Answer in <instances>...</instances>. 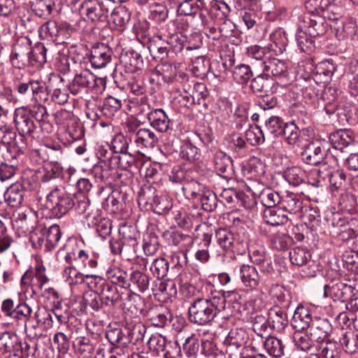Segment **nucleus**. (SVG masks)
<instances>
[{
	"mask_svg": "<svg viewBox=\"0 0 358 358\" xmlns=\"http://www.w3.org/2000/svg\"><path fill=\"white\" fill-rule=\"evenodd\" d=\"M225 293L211 298H196L194 299L188 308V318L191 323L197 325L210 324L217 313L225 309Z\"/></svg>",
	"mask_w": 358,
	"mask_h": 358,
	"instance_id": "obj_1",
	"label": "nucleus"
},
{
	"mask_svg": "<svg viewBox=\"0 0 358 358\" xmlns=\"http://www.w3.org/2000/svg\"><path fill=\"white\" fill-rule=\"evenodd\" d=\"M13 122L17 131L19 133V140L20 142L15 141L17 148V152L23 153L27 148L25 142L26 136H31L37 128L33 118L29 115L27 107L17 108L13 114Z\"/></svg>",
	"mask_w": 358,
	"mask_h": 358,
	"instance_id": "obj_2",
	"label": "nucleus"
},
{
	"mask_svg": "<svg viewBox=\"0 0 358 358\" xmlns=\"http://www.w3.org/2000/svg\"><path fill=\"white\" fill-rule=\"evenodd\" d=\"M47 208L51 211L52 215L60 218L66 215L74 206L75 202L70 194L64 189L55 186L46 196Z\"/></svg>",
	"mask_w": 358,
	"mask_h": 358,
	"instance_id": "obj_3",
	"label": "nucleus"
},
{
	"mask_svg": "<svg viewBox=\"0 0 358 358\" xmlns=\"http://www.w3.org/2000/svg\"><path fill=\"white\" fill-rule=\"evenodd\" d=\"M316 12L305 13L299 17V24L300 29H303L308 31L310 36H318L323 35L327 31L329 25L326 21V17L330 16L327 8L321 10L323 14L320 15L319 9H315Z\"/></svg>",
	"mask_w": 358,
	"mask_h": 358,
	"instance_id": "obj_4",
	"label": "nucleus"
},
{
	"mask_svg": "<svg viewBox=\"0 0 358 358\" xmlns=\"http://www.w3.org/2000/svg\"><path fill=\"white\" fill-rule=\"evenodd\" d=\"M109 11L107 3L99 0H85L80 6L83 20L94 24L106 22Z\"/></svg>",
	"mask_w": 358,
	"mask_h": 358,
	"instance_id": "obj_5",
	"label": "nucleus"
},
{
	"mask_svg": "<svg viewBox=\"0 0 358 358\" xmlns=\"http://www.w3.org/2000/svg\"><path fill=\"white\" fill-rule=\"evenodd\" d=\"M327 143L323 141H314L303 148L301 159L305 164L312 166L320 165V168L326 169L327 163L324 162L328 148Z\"/></svg>",
	"mask_w": 358,
	"mask_h": 358,
	"instance_id": "obj_6",
	"label": "nucleus"
},
{
	"mask_svg": "<svg viewBox=\"0 0 358 358\" xmlns=\"http://www.w3.org/2000/svg\"><path fill=\"white\" fill-rule=\"evenodd\" d=\"M217 243L225 251L233 252H244L248 248L247 238L234 234L226 228H220L216 231Z\"/></svg>",
	"mask_w": 358,
	"mask_h": 358,
	"instance_id": "obj_7",
	"label": "nucleus"
},
{
	"mask_svg": "<svg viewBox=\"0 0 358 358\" xmlns=\"http://www.w3.org/2000/svg\"><path fill=\"white\" fill-rule=\"evenodd\" d=\"M87 285L90 289L96 290L106 306H114L120 299L117 287L98 275L94 281L87 282Z\"/></svg>",
	"mask_w": 358,
	"mask_h": 358,
	"instance_id": "obj_8",
	"label": "nucleus"
},
{
	"mask_svg": "<svg viewBox=\"0 0 358 358\" xmlns=\"http://www.w3.org/2000/svg\"><path fill=\"white\" fill-rule=\"evenodd\" d=\"M90 175H91L97 182L112 184L113 182H120L121 183L127 184V181H124L122 179L124 174L114 170L109 163L99 162L96 164L90 169Z\"/></svg>",
	"mask_w": 358,
	"mask_h": 358,
	"instance_id": "obj_9",
	"label": "nucleus"
},
{
	"mask_svg": "<svg viewBox=\"0 0 358 358\" xmlns=\"http://www.w3.org/2000/svg\"><path fill=\"white\" fill-rule=\"evenodd\" d=\"M1 310L5 316L24 322L29 320L32 313V308L27 303L20 301L15 303L12 299L3 300Z\"/></svg>",
	"mask_w": 358,
	"mask_h": 358,
	"instance_id": "obj_10",
	"label": "nucleus"
},
{
	"mask_svg": "<svg viewBox=\"0 0 358 358\" xmlns=\"http://www.w3.org/2000/svg\"><path fill=\"white\" fill-rule=\"evenodd\" d=\"M155 191L151 188L142 189L138 194L139 202L150 204L153 211L159 215L164 214L172 207L171 201L166 196H154Z\"/></svg>",
	"mask_w": 358,
	"mask_h": 358,
	"instance_id": "obj_11",
	"label": "nucleus"
},
{
	"mask_svg": "<svg viewBox=\"0 0 358 358\" xmlns=\"http://www.w3.org/2000/svg\"><path fill=\"white\" fill-rule=\"evenodd\" d=\"M147 344L150 350L162 352L164 358H176L180 351L176 343L167 342L166 338L159 334H152Z\"/></svg>",
	"mask_w": 358,
	"mask_h": 358,
	"instance_id": "obj_12",
	"label": "nucleus"
},
{
	"mask_svg": "<svg viewBox=\"0 0 358 358\" xmlns=\"http://www.w3.org/2000/svg\"><path fill=\"white\" fill-rule=\"evenodd\" d=\"M327 17L332 22L330 27L334 31L338 40L352 38L356 34L357 25L354 19H348L344 22L340 20L341 15L339 13L335 14L332 17Z\"/></svg>",
	"mask_w": 358,
	"mask_h": 358,
	"instance_id": "obj_13",
	"label": "nucleus"
},
{
	"mask_svg": "<svg viewBox=\"0 0 358 358\" xmlns=\"http://www.w3.org/2000/svg\"><path fill=\"white\" fill-rule=\"evenodd\" d=\"M96 85V76L89 70H83L80 73L76 74L69 87L72 94H77L83 92H87Z\"/></svg>",
	"mask_w": 358,
	"mask_h": 358,
	"instance_id": "obj_14",
	"label": "nucleus"
},
{
	"mask_svg": "<svg viewBox=\"0 0 358 358\" xmlns=\"http://www.w3.org/2000/svg\"><path fill=\"white\" fill-rule=\"evenodd\" d=\"M29 39L22 38L17 41L10 54V62L13 67L22 69L30 66L29 59Z\"/></svg>",
	"mask_w": 358,
	"mask_h": 358,
	"instance_id": "obj_15",
	"label": "nucleus"
},
{
	"mask_svg": "<svg viewBox=\"0 0 358 358\" xmlns=\"http://www.w3.org/2000/svg\"><path fill=\"white\" fill-rule=\"evenodd\" d=\"M112 50L103 43L92 47L90 52V62L92 67L102 69L111 62Z\"/></svg>",
	"mask_w": 358,
	"mask_h": 358,
	"instance_id": "obj_16",
	"label": "nucleus"
},
{
	"mask_svg": "<svg viewBox=\"0 0 358 358\" xmlns=\"http://www.w3.org/2000/svg\"><path fill=\"white\" fill-rule=\"evenodd\" d=\"M332 332L331 323L327 319L315 317L312 324L309 327L308 333L312 339L318 343L329 339Z\"/></svg>",
	"mask_w": 358,
	"mask_h": 358,
	"instance_id": "obj_17",
	"label": "nucleus"
},
{
	"mask_svg": "<svg viewBox=\"0 0 358 358\" xmlns=\"http://www.w3.org/2000/svg\"><path fill=\"white\" fill-rule=\"evenodd\" d=\"M121 66L124 69L125 77H133L134 73L141 70L143 61L141 55L136 51H129L120 56Z\"/></svg>",
	"mask_w": 358,
	"mask_h": 358,
	"instance_id": "obj_18",
	"label": "nucleus"
},
{
	"mask_svg": "<svg viewBox=\"0 0 358 358\" xmlns=\"http://www.w3.org/2000/svg\"><path fill=\"white\" fill-rule=\"evenodd\" d=\"M263 71L266 75H272L279 79H287L288 77V66L285 61L278 58H268L261 63Z\"/></svg>",
	"mask_w": 358,
	"mask_h": 358,
	"instance_id": "obj_19",
	"label": "nucleus"
},
{
	"mask_svg": "<svg viewBox=\"0 0 358 358\" xmlns=\"http://www.w3.org/2000/svg\"><path fill=\"white\" fill-rule=\"evenodd\" d=\"M238 271L242 284L250 289H256L260 284H264L253 266L242 264L239 266Z\"/></svg>",
	"mask_w": 358,
	"mask_h": 358,
	"instance_id": "obj_20",
	"label": "nucleus"
},
{
	"mask_svg": "<svg viewBox=\"0 0 358 358\" xmlns=\"http://www.w3.org/2000/svg\"><path fill=\"white\" fill-rule=\"evenodd\" d=\"M131 139L137 148H153L158 143V137L149 129L142 128L133 134Z\"/></svg>",
	"mask_w": 358,
	"mask_h": 358,
	"instance_id": "obj_21",
	"label": "nucleus"
},
{
	"mask_svg": "<svg viewBox=\"0 0 358 358\" xmlns=\"http://www.w3.org/2000/svg\"><path fill=\"white\" fill-rule=\"evenodd\" d=\"M313 320L311 311L308 308L299 305L294 313L292 325L296 331L304 330L310 327Z\"/></svg>",
	"mask_w": 358,
	"mask_h": 358,
	"instance_id": "obj_22",
	"label": "nucleus"
},
{
	"mask_svg": "<svg viewBox=\"0 0 358 358\" xmlns=\"http://www.w3.org/2000/svg\"><path fill=\"white\" fill-rule=\"evenodd\" d=\"M27 189V187L24 184L20 182L12 184L4 194L6 202L11 207H19L24 200Z\"/></svg>",
	"mask_w": 358,
	"mask_h": 358,
	"instance_id": "obj_23",
	"label": "nucleus"
},
{
	"mask_svg": "<svg viewBox=\"0 0 358 358\" xmlns=\"http://www.w3.org/2000/svg\"><path fill=\"white\" fill-rule=\"evenodd\" d=\"M215 169L218 175L225 179L231 178L234 169L232 160L222 151H217L214 157Z\"/></svg>",
	"mask_w": 358,
	"mask_h": 358,
	"instance_id": "obj_24",
	"label": "nucleus"
},
{
	"mask_svg": "<svg viewBox=\"0 0 358 358\" xmlns=\"http://www.w3.org/2000/svg\"><path fill=\"white\" fill-rule=\"evenodd\" d=\"M354 141V133L350 129H339L329 135V141L333 148L341 151L352 144Z\"/></svg>",
	"mask_w": 358,
	"mask_h": 358,
	"instance_id": "obj_25",
	"label": "nucleus"
},
{
	"mask_svg": "<svg viewBox=\"0 0 358 358\" xmlns=\"http://www.w3.org/2000/svg\"><path fill=\"white\" fill-rule=\"evenodd\" d=\"M150 285V278L140 270H134L129 275L127 287L140 292H145Z\"/></svg>",
	"mask_w": 358,
	"mask_h": 358,
	"instance_id": "obj_26",
	"label": "nucleus"
},
{
	"mask_svg": "<svg viewBox=\"0 0 358 358\" xmlns=\"http://www.w3.org/2000/svg\"><path fill=\"white\" fill-rule=\"evenodd\" d=\"M29 59L30 66L40 68L47 62L48 48L42 43H37L34 47L31 46L29 41Z\"/></svg>",
	"mask_w": 358,
	"mask_h": 358,
	"instance_id": "obj_27",
	"label": "nucleus"
},
{
	"mask_svg": "<svg viewBox=\"0 0 358 358\" xmlns=\"http://www.w3.org/2000/svg\"><path fill=\"white\" fill-rule=\"evenodd\" d=\"M273 82L266 74H259L254 78L250 85L252 92L259 95H268L273 92Z\"/></svg>",
	"mask_w": 358,
	"mask_h": 358,
	"instance_id": "obj_28",
	"label": "nucleus"
},
{
	"mask_svg": "<svg viewBox=\"0 0 358 358\" xmlns=\"http://www.w3.org/2000/svg\"><path fill=\"white\" fill-rule=\"evenodd\" d=\"M150 125L159 132L166 131L169 128V120L164 110L154 109L147 113Z\"/></svg>",
	"mask_w": 358,
	"mask_h": 358,
	"instance_id": "obj_29",
	"label": "nucleus"
},
{
	"mask_svg": "<svg viewBox=\"0 0 358 358\" xmlns=\"http://www.w3.org/2000/svg\"><path fill=\"white\" fill-rule=\"evenodd\" d=\"M20 339L17 335L11 331H4L0 334L1 353L3 355L18 352Z\"/></svg>",
	"mask_w": 358,
	"mask_h": 358,
	"instance_id": "obj_30",
	"label": "nucleus"
},
{
	"mask_svg": "<svg viewBox=\"0 0 358 358\" xmlns=\"http://www.w3.org/2000/svg\"><path fill=\"white\" fill-rule=\"evenodd\" d=\"M264 220L266 224L271 226H279L287 223L288 215L284 210L278 207L266 208L264 212Z\"/></svg>",
	"mask_w": 358,
	"mask_h": 358,
	"instance_id": "obj_31",
	"label": "nucleus"
},
{
	"mask_svg": "<svg viewBox=\"0 0 358 358\" xmlns=\"http://www.w3.org/2000/svg\"><path fill=\"white\" fill-rule=\"evenodd\" d=\"M124 331H126V338L129 340L128 344L138 345L142 343L144 339L146 327L141 322H137L134 324L127 323Z\"/></svg>",
	"mask_w": 358,
	"mask_h": 358,
	"instance_id": "obj_32",
	"label": "nucleus"
},
{
	"mask_svg": "<svg viewBox=\"0 0 358 358\" xmlns=\"http://www.w3.org/2000/svg\"><path fill=\"white\" fill-rule=\"evenodd\" d=\"M268 320L271 329L278 331L283 330L288 323L286 313L281 308L278 306L269 309L268 312Z\"/></svg>",
	"mask_w": 358,
	"mask_h": 358,
	"instance_id": "obj_33",
	"label": "nucleus"
},
{
	"mask_svg": "<svg viewBox=\"0 0 358 358\" xmlns=\"http://www.w3.org/2000/svg\"><path fill=\"white\" fill-rule=\"evenodd\" d=\"M248 338V334L243 328L231 329L225 338V343L229 345V350L233 348H241L245 345Z\"/></svg>",
	"mask_w": 358,
	"mask_h": 358,
	"instance_id": "obj_34",
	"label": "nucleus"
},
{
	"mask_svg": "<svg viewBox=\"0 0 358 358\" xmlns=\"http://www.w3.org/2000/svg\"><path fill=\"white\" fill-rule=\"evenodd\" d=\"M27 97L30 98V101L47 102L49 99V94L47 88L41 82L29 80Z\"/></svg>",
	"mask_w": 358,
	"mask_h": 358,
	"instance_id": "obj_35",
	"label": "nucleus"
},
{
	"mask_svg": "<svg viewBox=\"0 0 358 358\" xmlns=\"http://www.w3.org/2000/svg\"><path fill=\"white\" fill-rule=\"evenodd\" d=\"M280 206L285 213L296 215L301 211L303 202L298 195L290 192L282 196Z\"/></svg>",
	"mask_w": 358,
	"mask_h": 358,
	"instance_id": "obj_36",
	"label": "nucleus"
},
{
	"mask_svg": "<svg viewBox=\"0 0 358 358\" xmlns=\"http://www.w3.org/2000/svg\"><path fill=\"white\" fill-rule=\"evenodd\" d=\"M89 225L94 228L98 235L103 239L111 233V221L108 218L101 217L97 212L89 221Z\"/></svg>",
	"mask_w": 358,
	"mask_h": 358,
	"instance_id": "obj_37",
	"label": "nucleus"
},
{
	"mask_svg": "<svg viewBox=\"0 0 358 358\" xmlns=\"http://www.w3.org/2000/svg\"><path fill=\"white\" fill-rule=\"evenodd\" d=\"M29 106H27V110L29 112V115L40 124L41 129L43 130V126L45 125V120L48 117V113L43 103L45 102L31 101Z\"/></svg>",
	"mask_w": 358,
	"mask_h": 358,
	"instance_id": "obj_38",
	"label": "nucleus"
},
{
	"mask_svg": "<svg viewBox=\"0 0 358 358\" xmlns=\"http://www.w3.org/2000/svg\"><path fill=\"white\" fill-rule=\"evenodd\" d=\"M311 175L317 176L320 178H322V180H324L327 177H328L331 185L334 187L336 189H338L343 186L345 184L346 180V175L341 170H336L333 172L324 173L323 170L321 169V168H319L317 169H313Z\"/></svg>",
	"mask_w": 358,
	"mask_h": 358,
	"instance_id": "obj_39",
	"label": "nucleus"
},
{
	"mask_svg": "<svg viewBox=\"0 0 358 358\" xmlns=\"http://www.w3.org/2000/svg\"><path fill=\"white\" fill-rule=\"evenodd\" d=\"M315 36H310L308 31L303 29H300L298 26L296 32V40L297 45L301 52L310 54L315 48L314 38Z\"/></svg>",
	"mask_w": 358,
	"mask_h": 358,
	"instance_id": "obj_40",
	"label": "nucleus"
},
{
	"mask_svg": "<svg viewBox=\"0 0 358 358\" xmlns=\"http://www.w3.org/2000/svg\"><path fill=\"white\" fill-rule=\"evenodd\" d=\"M263 345L267 353L273 357L280 358L284 355L285 345L282 340L275 336H266Z\"/></svg>",
	"mask_w": 358,
	"mask_h": 358,
	"instance_id": "obj_41",
	"label": "nucleus"
},
{
	"mask_svg": "<svg viewBox=\"0 0 358 358\" xmlns=\"http://www.w3.org/2000/svg\"><path fill=\"white\" fill-rule=\"evenodd\" d=\"M114 159V162L117 164L119 167L124 171V172H121L124 174L122 179L124 181H127V184L132 176L131 173L130 171H127V170L133 166H136L135 157L127 153V151L126 152L122 153L121 155H116Z\"/></svg>",
	"mask_w": 358,
	"mask_h": 358,
	"instance_id": "obj_42",
	"label": "nucleus"
},
{
	"mask_svg": "<svg viewBox=\"0 0 358 358\" xmlns=\"http://www.w3.org/2000/svg\"><path fill=\"white\" fill-rule=\"evenodd\" d=\"M131 20V12L124 6L115 8L110 14V20L120 30H123Z\"/></svg>",
	"mask_w": 358,
	"mask_h": 358,
	"instance_id": "obj_43",
	"label": "nucleus"
},
{
	"mask_svg": "<svg viewBox=\"0 0 358 358\" xmlns=\"http://www.w3.org/2000/svg\"><path fill=\"white\" fill-rule=\"evenodd\" d=\"M63 275L71 285L82 283L87 285V282L94 281L96 276V275H84L72 266H69L64 270Z\"/></svg>",
	"mask_w": 358,
	"mask_h": 358,
	"instance_id": "obj_44",
	"label": "nucleus"
},
{
	"mask_svg": "<svg viewBox=\"0 0 358 358\" xmlns=\"http://www.w3.org/2000/svg\"><path fill=\"white\" fill-rule=\"evenodd\" d=\"M203 4V0H184L177 7V15L196 16Z\"/></svg>",
	"mask_w": 358,
	"mask_h": 358,
	"instance_id": "obj_45",
	"label": "nucleus"
},
{
	"mask_svg": "<svg viewBox=\"0 0 358 358\" xmlns=\"http://www.w3.org/2000/svg\"><path fill=\"white\" fill-rule=\"evenodd\" d=\"M46 226L38 224L30 231L29 240L35 249L43 250L45 252Z\"/></svg>",
	"mask_w": 358,
	"mask_h": 358,
	"instance_id": "obj_46",
	"label": "nucleus"
},
{
	"mask_svg": "<svg viewBox=\"0 0 358 358\" xmlns=\"http://www.w3.org/2000/svg\"><path fill=\"white\" fill-rule=\"evenodd\" d=\"M353 287L343 282H338L331 287V297L334 301H348L353 296Z\"/></svg>",
	"mask_w": 358,
	"mask_h": 358,
	"instance_id": "obj_47",
	"label": "nucleus"
},
{
	"mask_svg": "<svg viewBox=\"0 0 358 358\" xmlns=\"http://www.w3.org/2000/svg\"><path fill=\"white\" fill-rule=\"evenodd\" d=\"M59 0H36L33 4V10L39 17L47 18L57 9Z\"/></svg>",
	"mask_w": 358,
	"mask_h": 358,
	"instance_id": "obj_48",
	"label": "nucleus"
},
{
	"mask_svg": "<svg viewBox=\"0 0 358 358\" xmlns=\"http://www.w3.org/2000/svg\"><path fill=\"white\" fill-rule=\"evenodd\" d=\"M153 292L155 295L161 296L164 301H171L177 294L176 284L172 281H159V285H157Z\"/></svg>",
	"mask_w": 358,
	"mask_h": 358,
	"instance_id": "obj_49",
	"label": "nucleus"
},
{
	"mask_svg": "<svg viewBox=\"0 0 358 358\" xmlns=\"http://www.w3.org/2000/svg\"><path fill=\"white\" fill-rule=\"evenodd\" d=\"M340 354V345L336 341L327 339L320 343L319 355L322 358H339Z\"/></svg>",
	"mask_w": 358,
	"mask_h": 358,
	"instance_id": "obj_50",
	"label": "nucleus"
},
{
	"mask_svg": "<svg viewBox=\"0 0 358 358\" xmlns=\"http://www.w3.org/2000/svg\"><path fill=\"white\" fill-rule=\"evenodd\" d=\"M283 178L290 185L299 186L304 182L306 178V171L299 166L287 168L283 173Z\"/></svg>",
	"mask_w": 358,
	"mask_h": 358,
	"instance_id": "obj_51",
	"label": "nucleus"
},
{
	"mask_svg": "<svg viewBox=\"0 0 358 358\" xmlns=\"http://www.w3.org/2000/svg\"><path fill=\"white\" fill-rule=\"evenodd\" d=\"M178 66L176 64L169 62L158 64L154 71V73L162 78V80L169 84L173 83V78L176 76Z\"/></svg>",
	"mask_w": 358,
	"mask_h": 358,
	"instance_id": "obj_52",
	"label": "nucleus"
},
{
	"mask_svg": "<svg viewBox=\"0 0 358 358\" xmlns=\"http://www.w3.org/2000/svg\"><path fill=\"white\" fill-rule=\"evenodd\" d=\"M106 277L110 280L111 284L127 287L129 275L124 269L117 266H111L106 271Z\"/></svg>",
	"mask_w": 358,
	"mask_h": 358,
	"instance_id": "obj_53",
	"label": "nucleus"
},
{
	"mask_svg": "<svg viewBox=\"0 0 358 358\" xmlns=\"http://www.w3.org/2000/svg\"><path fill=\"white\" fill-rule=\"evenodd\" d=\"M222 201L227 203H236L241 206L248 208L246 199H248L244 192H238L234 189L228 188L224 189L220 194Z\"/></svg>",
	"mask_w": 358,
	"mask_h": 358,
	"instance_id": "obj_54",
	"label": "nucleus"
},
{
	"mask_svg": "<svg viewBox=\"0 0 358 358\" xmlns=\"http://www.w3.org/2000/svg\"><path fill=\"white\" fill-rule=\"evenodd\" d=\"M182 192L189 199H199L207 188L195 180H188L182 186Z\"/></svg>",
	"mask_w": 358,
	"mask_h": 358,
	"instance_id": "obj_55",
	"label": "nucleus"
},
{
	"mask_svg": "<svg viewBox=\"0 0 358 358\" xmlns=\"http://www.w3.org/2000/svg\"><path fill=\"white\" fill-rule=\"evenodd\" d=\"M210 71V60L204 56L196 57L192 64V72L195 77L204 78Z\"/></svg>",
	"mask_w": 358,
	"mask_h": 358,
	"instance_id": "obj_56",
	"label": "nucleus"
},
{
	"mask_svg": "<svg viewBox=\"0 0 358 358\" xmlns=\"http://www.w3.org/2000/svg\"><path fill=\"white\" fill-rule=\"evenodd\" d=\"M119 234L125 245V250L128 248L134 250L135 247L138 245V233L134 227L126 225L122 226L119 230Z\"/></svg>",
	"mask_w": 358,
	"mask_h": 358,
	"instance_id": "obj_57",
	"label": "nucleus"
},
{
	"mask_svg": "<svg viewBox=\"0 0 358 358\" xmlns=\"http://www.w3.org/2000/svg\"><path fill=\"white\" fill-rule=\"evenodd\" d=\"M169 309L160 306L150 311L149 317L151 324L157 327H163L171 318Z\"/></svg>",
	"mask_w": 358,
	"mask_h": 358,
	"instance_id": "obj_58",
	"label": "nucleus"
},
{
	"mask_svg": "<svg viewBox=\"0 0 358 358\" xmlns=\"http://www.w3.org/2000/svg\"><path fill=\"white\" fill-rule=\"evenodd\" d=\"M231 73L234 80L242 85H246L253 75L250 66L243 64L234 66Z\"/></svg>",
	"mask_w": 358,
	"mask_h": 358,
	"instance_id": "obj_59",
	"label": "nucleus"
},
{
	"mask_svg": "<svg viewBox=\"0 0 358 358\" xmlns=\"http://www.w3.org/2000/svg\"><path fill=\"white\" fill-rule=\"evenodd\" d=\"M45 231V252H51L57 247L62 237V231L57 224L46 227Z\"/></svg>",
	"mask_w": 358,
	"mask_h": 358,
	"instance_id": "obj_60",
	"label": "nucleus"
},
{
	"mask_svg": "<svg viewBox=\"0 0 358 358\" xmlns=\"http://www.w3.org/2000/svg\"><path fill=\"white\" fill-rule=\"evenodd\" d=\"M310 252L306 248L297 246L289 252V259L293 265L303 266L310 261Z\"/></svg>",
	"mask_w": 358,
	"mask_h": 358,
	"instance_id": "obj_61",
	"label": "nucleus"
},
{
	"mask_svg": "<svg viewBox=\"0 0 358 358\" xmlns=\"http://www.w3.org/2000/svg\"><path fill=\"white\" fill-rule=\"evenodd\" d=\"M305 130H300L293 122L286 123L282 135L284 136L286 142L289 145H295L301 141V133Z\"/></svg>",
	"mask_w": 358,
	"mask_h": 358,
	"instance_id": "obj_62",
	"label": "nucleus"
},
{
	"mask_svg": "<svg viewBox=\"0 0 358 358\" xmlns=\"http://www.w3.org/2000/svg\"><path fill=\"white\" fill-rule=\"evenodd\" d=\"M286 123L278 116H271L265 121V134L266 136L268 134L278 137L282 135L284 127Z\"/></svg>",
	"mask_w": 358,
	"mask_h": 358,
	"instance_id": "obj_63",
	"label": "nucleus"
},
{
	"mask_svg": "<svg viewBox=\"0 0 358 358\" xmlns=\"http://www.w3.org/2000/svg\"><path fill=\"white\" fill-rule=\"evenodd\" d=\"M122 107L120 99L109 96L104 99L101 108V112L103 115L107 117H113Z\"/></svg>",
	"mask_w": 358,
	"mask_h": 358,
	"instance_id": "obj_64",
	"label": "nucleus"
}]
</instances>
